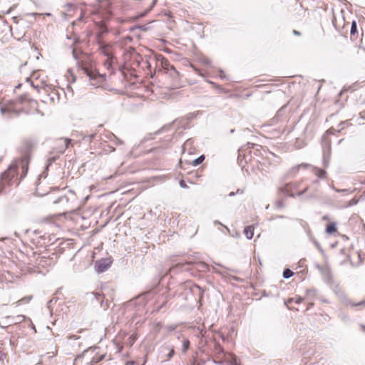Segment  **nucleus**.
Wrapping results in <instances>:
<instances>
[{"label": "nucleus", "mask_w": 365, "mask_h": 365, "mask_svg": "<svg viewBox=\"0 0 365 365\" xmlns=\"http://www.w3.org/2000/svg\"><path fill=\"white\" fill-rule=\"evenodd\" d=\"M34 151L31 143L22 145L18 149L19 155L0 176V193L6 186L17 185L26 177Z\"/></svg>", "instance_id": "nucleus-1"}, {"label": "nucleus", "mask_w": 365, "mask_h": 365, "mask_svg": "<svg viewBox=\"0 0 365 365\" xmlns=\"http://www.w3.org/2000/svg\"><path fill=\"white\" fill-rule=\"evenodd\" d=\"M195 117L193 113H188L185 118L175 120L171 124L165 125L160 129L156 130L154 135H161L170 130H175L173 137H180L187 135L186 130L190 127L188 122Z\"/></svg>", "instance_id": "nucleus-2"}, {"label": "nucleus", "mask_w": 365, "mask_h": 365, "mask_svg": "<svg viewBox=\"0 0 365 365\" xmlns=\"http://www.w3.org/2000/svg\"><path fill=\"white\" fill-rule=\"evenodd\" d=\"M309 185L303 180L293 181L285 184L279 188V192L284 196L296 197L305 193Z\"/></svg>", "instance_id": "nucleus-3"}, {"label": "nucleus", "mask_w": 365, "mask_h": 365, "mask_svg": "<svg viewBox=\"0 0 365 365\" xmlns=\"http://www.w3.org/2000/svg\"><path fill=\"white\" fill-rule=\"evenodd\" d=\"M86 351L87 352H91L92 359H90V361L92 365H97L106 357V354L98 347H90Z\"/></svg>", "instance_id": "nucleus-4"}, {"label": "nucleus", "mask_w": 365, "mask_h": 365, "mask_svg": "<svg viewBox=\"0 0 365 365\" xmlns=\"http://www.w3.org/2000/svg\"><path fill=\"white\" fill-rule=\"evenodd\" d=\"M322 220L327 221V224L325 227V232L329 235L336 236L338 234L337 222L330 220V218L327 215L322 217Z\"/></svg>", "instance_id": "nucleus-5"}, {"label": "nucleus", "mask_w": 365, "mask_h": 365, "mask_svg": "<svg viewBox=\"0 0 365 365\" xmlns=\"http://www.w3.org/2000/svg\"><path fill=\"white\" fill-rule=\"evenodd\" d=\"M91 352L85 350L81 354L78 355L74 360L73 365H92L90 359H92Z\"/></svg>", "instance_id": "nucleus-6"}, {"label": "nucleus", "mask_w": 365, "mask_h": 365, "mask_svg": "<svg viewBox=\"0 0 365 365\" xmlns=\"http://www.w3.org/2000/svg\"><path fill=\"white\" fill-rule=\"evenodd\" d=\"M162 64L165 69L168 70V72L169 73V75L173 78H175L178 76L179 73L178 71L175 69V68L173 66L170 65L168 63V61L165 59L164 57L162 56Z\"/></svg>", "instance_id": "nucleus-7"}, {"label": "nucleus", "mask_w": 365, "mask_h": 365, "mask_svg": "<svg viewBox=\"0 0 365 365\" xmlns=\"http://www.w3.org/2000/svg\"><path fill=\"white\" fill-rule=\"evenodd\" d=\"M309 167V164L302 163L297 165H294L287 170V175L289 177H295L300 170L307 169Z\"/></svg>", "instance_id": "nucleus-8"}, {"label": "nucleus", "mask_w": 365, "mask_h": 365, "mask_svg": "<svg viewBox=\"0 0 365 365\" xmlns=\"http://www.w3.org/2000/svg\"><path fill=\"white\" fill-rule=\"evenodd\" d=\"M302 301L303 299L302 297L297 296L295 297L290 298L288 300H287L285 304L289 309L298 311L299 308L295 305L301 304Z\"/></svg>", "instance_id": "nucleus-9"}, {"label": "nucleus", "mask_w": 365, "mask_h": 365, "mask_svg": "<svg viewBox=\"0 0 365 365\" xmlns=\"http://www.w3.org/2000/svg\"><path fill=\"white\" fill-rule=\"evenodd\" d=\"M254 230L255 228L253 226L250 225L245 228L244 234L245 235L247 239H252L254 236Z\"/></svg>", "instance_id": "nucleus-10"}, {"label": "nucleus", "mask_w": 365, "mask_h": 365, "mask_svg": "<svg viewBox=\"0 0 365 365\" xmlns=\"http://www.w3.org/2000/svg\"><path fill=\"white\" fill-rule=\"evenodd\" d=\"M32 298H33V297L31 295L24 297L23 298L20 299L19 300H18L15 303H14V304H15L16 307H18V306H20V305H22L24 304H28L31 302Z\"/></svg>", "instance_id": "nucleus-11"}, {"label": "nucleus", "mask_w": 365, "mask_h": 365, "mask_svg": "<svg viewBox=\"0 0 365 365\" xmlns=\"http://www.w3.org/2000/svg\"><path fill=\"white\" fill-rule=\"evenodd\" d=\"M81 67L84 73L86 74V76H88L91 79H94L96 78L94 73L83 63L81 64Z\"/></svg>", "instance_id": "nucleus-12"}, {"label": "nucleus", "mask_w": 365, "mask_h": 365, "mask_svg": "<svg viewBox=\"0 0 365 365\" xmlns=\"http://www.w3.org/2000/svg\"><path fill=\"white\" fill-rule=\"evenodd\" d=\"M357 33V24L356 21H353L351 26L350 34L354 36Z\"/></svg>", "instance_id": "nucleus-13"}, {"label": "nucleus", "mask_w": 365, "mask_h": 365, "mask_svg": "<svg viewBox=\"0 0 365 365\" xmlns=\"http://www.w3.org/2000/svg\"><path fill=\"white\" fill-rule=\"evenodd\" d=\"M349 305L353 307H359L362 308L365 307V299L362 300L359 302L355 303V302H349Z\"/></svg>", "instance_id": "nucleus-14"}, {"label": "nucleus", "mask_w": 365, "mask_h": 365, "mask_svg": "<svg viewBox=\"0 0 365 365\" xmlns=\"http://www.w3.org/2000/svg\"><path fill=\"white\" fill-rule=\"evenodd\" d=\"M190 341L188 339H184L182 341V352L186 353L190 347Z\"/></svg>", "instance_id": "nucleus-15"}, {"label": "nucleus", "mask_w": 365, "mask_h": 365, "mask_svg": "<svg viewBox=\"0 0 365 365\" xmlns=\"http://www.w3.org/2000/svg\"><path fill=\"white\" fill-rule=\"evenodd\" d=\"M204 160H205V156L201 155L199 158H197V159L194 160L192 164L194 166L198 165L201 164Z\"/></svg>", "instance_id": "nucleus-16"}, {"label": "nucleus", "mask_w": 365, "mask_h": 365, "mask_svg": "<svg viewBox=\"0 0 365 365\" xmlns=\"http://www.w3.org/2000/svg\"><path fill=\"white\" fill-rule=\"evenodd\" d=\"M294 272L289 269H285L283 272V277L284 278H289L293 276Z\"/></svg>", "instance_id": "nucleus-17"}, {"label": "nucleus", "mask_w": 365, "mask_h": 365, "mask_svg": "<svg viewBox=\"0 0 365 365\" xmlns=\"http://www.w3.org/2000/svg\"><path fill=\"white\" fill-rule=\"evenodd\" d=\"M101 53L104 56H107V58H113V55L111 53H110L109 52H108L107 48L106 47H104V46L101 47Z\"/></svg>", "instance_id": "nucleus-18"}, {"label": "nucleus", "mask_w": 365, "mask_h": 365, "mask_svg": "<svg viewBox=\"0 0 365 365\" xmlns=\"http://www.w3.org/2000/svg\"><path fill=\"white\" fill-rule=\"evenodd\" d=\"M340 132V129H335L334 128H329L327 133L329 135H336L337 133H339Z\"/></svg>", "instance_id": "nucleus-19"}, {"label": "nucleus", "mask_w": 365, "mask_h": 365, "mask_svg": "<svg viewBox=\"0 0 365 365\" xmlns=\"http://www.w3.org/2000/svg\"><path fill=\"white\" fill-rule=\"evenodd\" d=\"M326 172L322 169H317L316 170V175L319 178H324L325 176Z\"/></svg>", "instance_id": "nucleus-20"}, {"label": "nucleus", "mask_w": 365, "mask_h": 365, "mask_svg": "<svg viewBox=\"0 0 365 365\" xmlns=\"http://www.w3.org/2000/svg\"><path fill=\"white\" fill-rule=\"evenodd\" d=\"M151 10V8H148L147 10H145L144 12L140 13L137 16V19L142 18L145 16Z\"/></svg>", "instance_id": "nucleus-21"}, {"label": "nucleus", "mask_w": 365, "mask_h": 365, "mask_svg": "<svg viewBox=\"0 0 365 365\" xmlns=\"http://www.w3.org/2000/svg\"><path fill=\"white\" fill-rule=\"evenodd\" d=\"M113 58H108L106 59V61L104 62V65L107 67V68H109L111 66V61Z\"/></svg>", "instance_id": "nucleus-22"}, {"label": "nucleus", "mask_w": 365, "mask_h": 365, "mask_svg": "<svg viewBox=\"0 0 365 365\" xmlns=\"http://www.w3.org/2000/svg\"><path fill=\"white\" fill-rule=\"evenodd\" d=\"M72 54H73V58L77 61V63L79 64L80 62L78 61V56H77V54L76 53L75 49L73 50Z\"/></svg>", "instance_id": "nucleus-23"}, {"label": "nucleus", "mask_w": 365, "mask_h": 365, "mask_svg": "<svg viewBox=\"0 0 365 365\" xmlns=\"http://www.w3.org/2000/svg\"><path fill=\"white\" fill-rule=\"evenodd\" d=\"M202 62L206 65L210 66L211 64V61L208 58H203Z\"/></svg>", "instance_id": "nucleus-24"}, {"label": "nucleus", "mask_w": 365, "mask_h": 365, "mask_svg": "<svg viewBox=\"0 0 365 365\" xmlns=\"http://www.w3.org/2000/svg\"><path fill=\"white\" fill-rule=\"evenodd\" d=\"M63 139H64V143H65L66 148H68V146L70 143L71 139L70 138H63Z\"/></svg>", "instance_id": "nucleus-25"}, {"label": "nucleus", "mask_w": 365, "mask_h": 365, "mask_svg": "<svg viewBox=\"0 0 365 365\" xmlns=\"http://www.w3.org/2000/svg\"><path fill=\"white\" fill-rule=\"evenodd\" d=\"M7 110H8L4 107H1V108H0V111L2 115H4L6 113V112H7Z\"/></svg>", "instance_id": "nucleus-26"}, {"label": "nucleus", "mask_w": 365, "mask_h": 365, "mask_svg": "<svg viewBox=\"0 0 365 365\" xmlns=\"http://www.w3.org/2000/svg\"><path fill=\"white\" fill-rule=\"evenodd\" d=\"M174 354H175L174 349H172L170 351L169 354H168V358H169V359H170L171 357H173V356L174 355Z\"/></svg>", "instance_id": "nucleus-27"}, {"label": "nucleus", "mask_w": 365, "mask_h": 365, "mask_svg": "<svg viewBox=\"0 0 365 365\" xmlns=\"http://www.w3.org/2000/svg\"><path fill=\"white\" fill-rule=\"evenodd\" d=\"M282 114V108L277 111L275 118H279Z\"/></svg>", "instance_id": "nucleus-28"}, {"label": "nucleus", "mask_w": 365, "mask_h": 365, "mask_svg": "<svg viewBox=\"0 0 365 365\" xmlns=\"http://www.w3.org/2000/svg\"><path fill=\"white\" fill-rule=\"evenodd\" d=\"M292 33L296 36H301V33L297 30H293Z\"/></svg>", "instance_id": "nucleus-29"}, {"label": "nucleus", "mask_w": 365, "mask_h": 365, "mask_svg": "<svg viewBox=\"0 0 365 365\" xmlns=\"http://www.w3.org/2000/svg\"><path fill=\"white\" fill-rule=\"evenodd\" d=\"M138 28L141 30V31H146L147 28L145 25H142V26H138Z\"/></svg>", "instance_id": "nucleus-30"}, {"label": "nucleus", "mask_w": 365, "mask_h": 365, "mask_svg": "<svg viewBox=\"0 0 365 365\" xmlns=\"http://www.w3.org/2000/svg\"><path fill=\"white\" fill-rule=\"evenodd\" d=\"M220 77L221 78H225V76H224V71L222 70H220Z\"/></svg>", "instance_id": "nucleus-31"}, {"label": "nucleus", "mask_w": 365, "mask_h": 365, "mask_svg": "<svg viewBox=\"0 0 365 365\" xmlns=\"http://www.w3.org/2000/svg\"><path fill=\"white\" fill-rule=\"evenodd\" d=\"M237 194H243L244 193V190H240V189H238L236 192Z\"/></svg>", "instance_id": "nucleus-32"}, {"label": "nucleus", "mask_w": 365, "mask_h": 365, "mask_svg": "<svg viewBox=\"0 0 365 365\" xmlns=\"http://www.w3.org/2000/svg\"><path fill=\"white\" fill-rule=\"evenodd\" d=\"M156 1H157V0H153V3H152V4H151V6H150V8H151V9H153V6H155V4H156Z\"/></svg>", "instance_id": "nucleus-33"}, {"label": "nucleus", "mask_w": 365, "mask_h": 365, "mask_svg": "<svg viewBox=\"0 0 365 365\" xmlns=\"http://www.w3.org/2000/svg\"><path fill=\"white\" fill-rule=\"evenodd\" d=\"M156 1H157V0H153V3H152V4H151V6H150V8H151V9H153V6H155V4H156Z\"/></svg>", "instance_id": "nucleus-34"}, {"label": "nucleus", "mask_w": 365, "mask_h": 365, "mask_svg": "<svg viewBox=\"0 0 365 365\" xmlns=\"http://www.w3.org/2000/svg\"><path fill=\"white\" fill-rule=\"evenodd\" d=\"M156 1H157V0H153V3H152V4H151V6H150V8H151V9H153V6H155V4H156Z\"/></svg>", "instance_id": "nucleus-35"}, {"label": "nucleus", "mask_w": 365, "mask_h": 365, "mask_svg": "<svg viewBox=\"0 0 365 365\" xmlns=\"http://www.w3.org/2000/svg\"><path fill=\"white\" fill-rule=\"evenodd\" d=\"M156 1H157V0H153V3H152V4H151V6H150V8H151V9H153V6H155V4H156Z\"/></svg>", "instance_id": "nucleus-36"}, {"label": "nucleus", "mask_w": 365, "mask_h": 365, "mask_svg": "<svg viewBox=\"0 0 365 365\" xmlns=\"http://www.w3.org/2000/svg\"><path fill=\"white\" fill-rule=\"evenodd\" d=\"M277 206H278L279 207H282L283 206V202H277Z\"/></svg>", "instance_id": "nucleus-37"}, {"label": "nucleus", "mask_w": 365, "mask_h": 365, "mask_svg": "<svg viewBox=\"0 0 365 365\" xmlns=\"http://www.w3.org/2000/svg\"><path fill=\"white\" fill-rule=\"evenodd\" d=\"M83 137H91V138H93V137H95V134H91V135H83Z\"/></svg>", "instance_id": "nucleus-38"}, {"label": "nucleus", "mask_w": 365, "mask_h": 365, "mask_svg": "<svg viewBox=\"0 0 365 365\" xmlns=\"http://www.w3.org/2000/svg\"><path fill=\"white\" fill-rule=\"evenodd\" d=\"M131 337L134 340V339H135L137 338V334H133Z\"/></svg>", "instance_id": "nucleus-39"}, {"label": "nucleus", "mask_w": 365, "mask_h": 365, "mask_svg": "<svg viewBox=\"0 0 365 365\" xmlns=\"http://www.w3.org/2000/svg\"><path fill=\"white\" fill-rule=\"evenodd\" d=\"M21 84H18L16 86V88H19L21 87Z\"/></svg>", "instance_id": "nucleus-40"}, {"label": "nucleus", "mask_w": 365, "mask_h": 365, "mask_svg": "<svg viewBox=\"0 0 365 365\" xmlns=\"http://www.w3.org/2000/svg\"><path fill=\"white\" fill-rule=\"evenodd\" d=\"M180 185H181V186H185V185H184L183 181H181V182H180Z\"/></svg>", "instance_id": "nucleus-41"}, {"label": "nucleus", "mask_w": 365, "mask_h": 365, "mask_svg": "<svg viewBox=\"0 0 365 365\" xmlns=\"http://www.w3.org/2000/svg\"><path fill=\"white\" fill-rule=\"evenodd\" d=\"M145 63L148 65V66H150V64L148 61H145Z\"/></svg>", "instance_id": "nucleus-42"}, {"label": "nucleus", "mask_w": 365, "mask_h": 365, "mask_svg": "<svg viewBox=\"0 0 365 365\" xmlns=\"http://www.w3.org/2000/svg\"><path fill=\"white\" fill-rule=\"evenodd\" d=\"M208 82H209L210 84H212V85H214V84H215V83H214V82H212V81H208Z\"/></svg>", "instance_id": "nucleus-43"}, {"label": "nucleus", "mask_w": 365, "mask_h": 365, "mask_svg": "<svg viewBox=\"0 0 365 365\" xmlns=\"http://www.w3.org/2000/svg\"><path fill=\"white\" fill-rule=\"evenodd\" d=\"M26 81H31V79H30L29 78H26Z\"/></svg>", "instance_id": "nucleus-44"}, {"label": "nucleus", "mask_w": 365, "mask_h": 365, "mask_svg": "<svg viewBox=\"0 0 365 365\" xmlns=\"http://www.w3.org/2000/svg\"><path fill=\"white\" fill-rule=\"evenodd\" d=\"M356 254H357L358 257L360 258V257H361L360 253H356Z\"/></svg>", "instance_id": "nucleus-45"}, {"label": "nucleus", "mask_w": 365, "mask_h": 365, "mask_svg": "<svg viewBox=\"0 0 365 365\" xmlns=\"http://www.w3.org/2000/svg\"><path fill=\"white\" fill-rule=\"evenodd\" d=\"M2 160H3V158H0V163L2 162Z\"/></svg>", "instance_id": "nucleus-46"}, {"label": "nucleus", "mask_w": 365, "mask_h": 365, "mask_svg": "<svg viewBox=\"0 0 365 365\" xmlns=\"http://www.w3.org/2000/svg\"><path fill=\"white\" fill-rule=\"evenodd\" d=\"M46 16H50V15H51V14L47 13V14H46Z\"/></svg>", "instance_id": "nucleus-47"}, {"label": "nucleus", "mask_w": 365, "mask_h": 365, "mask_svg": "<svg viewBox=\"0 0 365 365\" xmlns=\"http://www.w3.org/2000/svg\"><path fill=\"white\" fill-rule=\"evenodd\" d=\"M234 192H230V195H233Z\"/></svg>", "instance_id": "nucleus-48"}, {"label": "nucleus", "mask_w": 365, "mask_h": 365, "mask_svg": "<svg viewBox=\"0 0 365 365\" xmlns=\"http://www.w3.org/2000/svg\"><path fill=\"white\" fill-rule=\"evenodd\" d=\"M31 86H32L33 87H34V88H36V87L35 86V85H33V83H31Z\"/></svg>", "instance_id": "nucleus-49"}]
</instances>
